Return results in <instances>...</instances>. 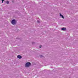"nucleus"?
<instances>
[{
	"label": "nucleus",
	"instance_id": "obj_3",
	"mask_svg": "<svg viewBox=\"0 0 78 78\" xmlns=\"http://www.w3.org/2000/svg\"><path fill=\"white\" fill-rule=\"evenodd\" d=\"M17 58H19V59H21V58H22V56L20 55H18L17 56Z\"/></svg>",
	"mask_w": 78,
	"mask_h": 78
},
{
	"label": "nucleus",
	"instance_id": "obj_6",
	"mask_svg": "<svg viewBox=\"0 0 78 78\" xmlns=\"http://www.w3.org/2000/svg\"><path fill=\"white\" fill-rule=\"evenodd\" d=\"M9 1H7L6 3H7V4H9Z\"/></svg>",
	"mask_w": 78,
	"mask_h": 78
},
{
	"label": "nucleus",
	"instance_id": "obj_2",
	"mask_svg": "<svg viewBox=\"0 0 78 78\" xmlns=\"http://www.w3.org/2000/svg\"><path fill=\"white\" fill-rule=\"evenodd\" d=\"M11 23L13 25H15L16 23V21L15 20H13L12 21Z\"/></svg>",
	"mask_w": 78,
	"mask_h": 78
},
{
	"label": "nucleus",
	"instance_id": "obj_1",
	"mask_svg": "<svg viewBox=\"0 0 78 78\" xmlns=\"http://www.w3.org/2000/svg\"><path fill=\"white\" fill-rule=\"evenodd\" d=\"M31 65V63L30 62H28L26 64L25 66L26 67H28L30 66Z\"/></svg>",
	"mask_w": 78,
	"mask_h": 78
},
{
	"label": "nucleus",
	"instance_id": "obj_7",
	"mask_svg": "<svg viewBox=\"0 0 78 78\" xmlns=\"http://www.w3.org/2000/svg\"><path fill=\"white\" fill-rule=\"evenodd\" d=\"M2 0V3H3V1H4V0Z\"/></svg>",
	"mask_w": 78,
	"mask_h": 78
},
{
	"label": "nucleus",
	"instance_id": "obj_5",
	"mask_svg": "<svg viewBox=\"0 0 78 78\" xmlns=\"http://www.w3.org/2000/svg\"><path fill=\"white\" fill-rule=\"evenodd\" d=\"M60 17H62V18L63 19H64V16H63L61 15V13H60Z\"/></svg>",
	"mask_w": 78,
	"mask_h": 78
},
{
	"label": "nucleus",
	"instance_id": "obj_10",
	"mask_svg": "<svg viewBox=\"0 0 78 78\" xmlns=\"http://www.w3.org/2000/svg\"><path fill=\"white\" fill-rule=\"evenodd\" d=\"M40 56V57H41V56Z\"/></svg>",
	"mask_w": 78,
	"mask_h": 78
},
{
	"label": "nucleus",
	"instance_id": "obj_8",
	"mask_svg": "<svg viewBox=\"0 0 78 78\" xmlns=\"http://www.w3.org/2000/svg\"><path fill=\"white\" fill-rule=\"evenodd\" d=\"M41 47H42V45H40V48H41Z\"/></svg>",
	"mask_w": 78,
	"mask_h": 78
},
{
	"label": "nucleus",
	"instance_id": "obj_4",
	"mask_svg": "<svg viewBox=\"0 0 78 78\" xmlns=\"http://www.w3.org/2000/svg\"><path fill=\"white\" fill-rule=\"evenodd\" d=\"M62 31H65V30H66V28H62Z\"/></svg>",
	"mask_w": 78,
	"mask_h": 78
},
{
	"label": "nucleus",
	"instance_id": "obj_9",
	"mask_svg": "<svg viewBox=\"0 0 78 78\" xmlns=\"http://www.w3.org/2000/svg\"><path fill=\"white\" fill-rule=\"evenodd\" d=\"M37 22L38 23H39V21H37Z\"/></svg>",
	"mask_w": 78,
	"mask_h": 78
}]
</instances>
